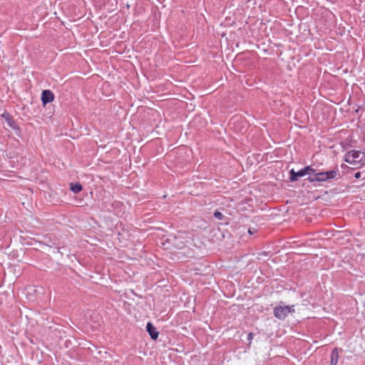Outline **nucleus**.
Returning a JSON list of instances; mask_svg holds the SVG:
<instances>
[{
	"mask_svg": "<svg viewBox=\"0 0 365 365\" xmlns=\"http://www.w3.org/2000/svg\"><path fill=\"white\" fill-rule=\"evenodd\" d=\"M337 175V170H330L327 172H319L314 173L308 178L310 182H325L329 180L334 179Z\"/></svg>",
	"mask_w": 365,
	"mask_h": 365,
	"instance_id": "2",
	"label": "nucleus"
},
{
	"mask_svg": "<svg viewBox=\"0 0 365 365\" xmlns=\"http://www.w3.org/2000/svg\"><path fill=\"white\" fill-rule=\"evenodd\" d=\"M8 123H9V126H10L11 128H12L13 129H18V128H18V126H17V125H16L14 121H11V120H9V121L8 122Z\"/></svg>",
	"mask_w": 365,
	"mask_h": 365,
	"instance_id": "11",
	"label": "nucleus"
},
{
	"mask_svg": "<svg viewBox=\"0 0 365 365\" xmlns=\"http://www.w3.org/2000/svg\"><path fill=\"white\" fill-rule=\"evenodd\" d=\"M54 99V95L50 90H44L41 94V101L43 105L51 103Z\"/></svg>",
	"mask_w": 365,
	"mask_h": 365,
	"instance_id": "4",
	"label": "nucleus"
},
{
	"mask_svg": "<svg viewBox=\"0 0 365 365\" xmlns=\"http://www.w3.org/2000/svg\"><path fill=\"white\" fill-rule=\"evenodd\" d=\"M306 175L307 173L304 170V168L297 172H295L294 169H292L290 170V180L291 181H296L299 178L303 177Z\"/></svg>",
	"mask_w": 365,
	"mask_h": 365,
	"instance_id": "6",
	"label": "nucleus"
},
{
	"mask_svg": "<svg viewBox=\"0 0 365 365\" xmlns=\"http://www.w3.org/2000/svg\"><path fill=\"white\" fill-rule=\"evenodd\" d=\"M214 217L219 220H222L223 219L224 215H222V212L219 211H215L214 212Z\"/></svg>",
	"mask_w": 365,
	"mask_h": 365,
	"instance_id": "10",
	"label": "nucleus"
},
{
	"mask_svg": "<svg viewBox=\"0 0 365 365\" xmlns=\"http://www.w3.org/2000/svg\"><path fill=\"white\" fill-rule=\"evenodd\" d=\"M354 177H355L356 178H357V179H358V178H359L361 177V173H360V172H357V173H356L354 174Z\"/></svg>",
	"mask_w": 365,
	"mask_h": 365,
	"instance_id": "12",
	"label": "nucleus"
},
{
	"mask_svg": "<svg viewBox=\"0 0 365 365\" xmlns=\"http://www.w3.org/2000/svg\"><path fill=\"white\" fill-rule=\"evenodd\" d=\"M146 330L149 333L152 339H157L159 332L151 322H148L146 325Z\"/></svg>",
	"mask_w": 365,
	"mask_h": 365,
	"instance_id": "5",
	"label": "nucleus"
},
{
	"mask_svg": "<svg viewBox=\"0 0 365 365\" xmlns=\"http://www.w3.org/2000/svg\"><path fill=\"white\" fill-rule=\"evenodd\" d=\"M339 360V352L336 348H334L331 354V362L330 365H337Z\"/></svg>",
	"mask_w": 365,
	"mask_h": 365,
	"instance_id": "7",
	"label": "nucleus"
},
{
	"mask_svg": "<svg viewBox=\"0 0 365 365\" xmlns=\"http://www.w3.org/2000/svg\"><path fill=\"white\" fill-rule=\"evenodd\" d=\"M249 232H250V234H252V231H251V230L250 229V230H249Z\"/></svg>",
	"mask_w": 365,
	"mask_h": 365,
	"instance_id": "13",
	"label": "nucleus"
},
{
	"mask_svg": "<svg viewBox=\"0 0 365 365\" xmlns=\"http://www.w3.org/2000/svg\"><path fill=\"white\" fill-rule=\"evenodd\" d=\"M344 160L357 169L365 164V153L359 150H351L347 152L344 156Z\"/></svg>",
	"mask_w": 365,
	"mask_h": 365,
	"instance_id": "1",
	"label": "nucleus"
},
{
	"mask_svg": "<svg viewBox=\"0 0 365 365\" xmlns=\"http://www.w3.org/2000/svg\"><path fill=\"white\" fill-rule=\"evenodd\" d=\"M294 305L288 306V305H279L275 307L274 309V315L276 318L283 320L284 319L289 313L294 312Z\"/></svg>",
	"mask_w": 365,
	"mask_h": 365,
	"instance_id": "3",
	"label": "nucleus"
},
{
	"mask_svg": "<svg viewBox=\"0 0 365 365\" xmlns=\"http://www.w3.org/2000/svg\"><path fill=\"white\" fill-rule=\"evenodd\" d=\"M304 170H305L307 175H314V173H316L315 170L314 168H312L309 165L304 167Z\"/></svg>",
	"mask_w": 365,
	"mask_h": 365,
	"instance_id": "9",
	"label": "nucleus"
},
{
	"mask_svg": "<svg viewBox=\"0 0 365 365\" xmlns=\"http://www.w3.org/2000/svg\"><path fill=\"white\" fill-rule=\"evenodd\" d=\"M82 189H83V187L79 183H76V184L71 183V190L74 193H78L79 192H81L82 190Z\"/></svg>",
	"mask_w": 365,
	"mask_h": 365,
	"instance_id": "8",
	"label": "nucleus"
}]
</instances>
